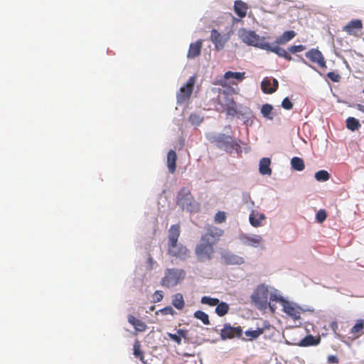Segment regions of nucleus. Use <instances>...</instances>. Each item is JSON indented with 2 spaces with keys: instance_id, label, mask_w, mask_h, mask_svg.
<instances>
[{
  "instance_id": "obj_20",
  "label": "nucleus",
  "mask_w": 364,
  "mask_h": 364,
  "mask_svg": "<svg viewBox=\"0 0 364 364\" xmlns=\"http://www.w3.org/2000/svg\"><path fill=\"white\" fill-rule=\"evenodd\" d=\"M269 302H268V306H269L271 311L274 313L276 309V305L274 304V302H279L281 305L283 306V304H284V302H286L287 300L284 299L282 296L279 295L277 293V291H274L273 292L270 293L269 295Z\"/></svg>"
},
{
  "instance_id": "obj_57",
  "label": "nucleus",
  "mask_w": 364,
  "mask_h": 364,
  "mask_svg": "<svg viewBox=\"0 0 364 364\" xmlns=\"http://www.w3.org/2000/svg\"><path fill=\"white\" fill-rule=\"evenodd\" d=\"M363 93H364V89H363Z\"/></svg>"
},
{
  "instance_id": "obj_17",
  "label": "nucleus",
  "mask_w": 364,
  "mask_h": 364,
  "mask_svg": "<svg viewBox=\"0 0 364 364\" xmlns=\"http://www.w3.org/2000/svg\"><path fill=\"white\" fill-rule=\"evenodd\" d=\"M202 46V40H198L195 43H191L188 51L187 58L190 59H193L199 56L201 53Z\"/></svg>"
},
{
  "instance_id": "obj_7",
  "label": "nucleus",
  "mask_w": 364,
  "mask_h": 364,
  "mask_svg": "<svg viewBox=\"0 0 364 364\" xmlns=\"http://www.w3.org/2000/svg\"><path fill=\"white\" fill-rule=\"evenodd\" d=\"M219 107H216V109L223 112L225 109L228 115L235 116L237 114V105L232 97L223 92V96H218L216 99Z\"/></svg>"
},
{
  "instance_id": "obj_32",
  "label": "nucleus",
  "mask_w": 364,
  "mask_h": 364,
  "mask_svg": "<svg viewBox=\"0 0 364 364\" xmlns=\"http://www.w3.org/2000/svg\"><path fill=\"white\" fill-rule=\"evenodd\" d=\"M245 77V73H240V72H232V71H228L225 73L224 77L226 80H229L230 78L236 79L238 81H242L244 80Z\"/></svg>"
},
{
  "instance_id": "obj_48",
  "label": "nucleus",
  "mask_w": 364,
  "mask_h": 364,
  "mask_svg": "<svg viewBox=\"0 0 364 364\" xmlns=\"http://www.w3.org/2000/svg\"><path fill=\"white\" fill-rule=\"evenodd\" d=\"M327 361L330 364H337L338 363V358L336 355H331L328 356Z\"/></svg>"
},
{
  "instance_id": "obj_53",
  "label": "nucleus",
  "mask_w": 364,
  "mask_h": 364,
  "mask_svg": "<svg viewBox=\"0 0 364 364\" xmlns=\"http://www.w3.org/2000/svg\"><path fill=\"white\" fill-rule=\"evenodd\" d=\"M332 328H336L337 327V323L336 322L333 323L332 325H331Z\"/></svg>"
},
{
  "instance_id": "obj_16",
  "label": "nucleus",
  "mask_w": 364,
  "mask_h": 364,
  "mask_svg": "<svg viewBox=\"0 0 364 364\" xmlns=\"http://www.w3.org/2000/svg\"><path fill=\"white\" fill-rule=\"evenodd\" d=\"M264 50L272 52L277 54L278 56L284 58L288 61H291L292 60V57L287 53L285 49L280 48L278 46H271L268 42L267 47H264Z\"/></svg>"
},
{
  "instance_id": "obj_37",
  "label": "nucleus",
  "mask_w": 364,
  "mask_h": 364,
  "mask_svg": "<svg viewBox=\"0 0 364 364\" xmlns=\"http://www.w3.org/2000/svg\"><path fill=\"white\" fill-rule=\"evenodd\" d=\"M360 127V124L358 119H356L354 117H348L346 119V127L351 130L355 131L358 129V128Z\"/></svg>"
},
{
  "instance_id": "obj_45",
  "label": "nucleus",
  "mask_w": 364,
  "mask_h": 364,
  "mask_svg": "<svg viewBox=\"0 0 364 364\" xmlns=\"http://www.w3.org/2000/svg\"><path fill=\"white\" fill-rule=\"evenodd\" d=\"M282 106L284 109H287V110H290L293 108L294 107V105L293 103L290 101V100L289 99V97H285L283 100H282Z\"/></svg>"
},
{
  "instance_id": "obj_29",
  "label": "nucleus",
  "mask_w": 364,
  "mask_h": 364,
  "mask_svg": "<svg viewBox=\"0 0 364 364\" xmlns=\"http://www.w3.org/2000/svg\"><path fill=\"white\" fill-rule=\"evenodd\" d=\"M291 165L293 169L299 171H303L305 168L304 160L296 156L291 159Z\"/></svg>"
},
{
  "instance_id": "obj_56",
  "label": "nucleus",
  "mask_w": 364,
  "mask_h": 364,
  "mask_svg": "<svg viewBox=\"0 0 364 364\" xmlns=\"http://www.w3.org/2000/svg\"><path fill=\"white\" fill-rule=\"evenodd\" d=\"M302 61L306 63V61L304 60V59L302 58Z\"/></svg>"
},
{
  "instance_id": "obj_11",
  "label": "nucleus",
  "mask_w": 364,
  "mask_h": 364,
  "mask_svg": "<svg viewBox=\"0 0 364 364\" xmlns=\"http://www.w3.org/2000/svg\"><path fill=\"white\" fill-rule=\"evenodd\" d=\"M306 57L313 63L321 68H326V63L321 52L316 48H312L306 53Z\"/></svg>"
},
{
  "instance_id": "obj_1",
  "label": "nucleus",
  "mask_w": 364,
  "mask_h": 364,
  "mask_svg": "<svg viewBox=\"0 0 364 364\" xmlns=\"http://www.w3.org/2000/svg\"><path fill=\"white\" fill-rule=\"evenodd\" d=\"M223 235V230L217 227H210L206 232L202 235L200 243L195 249V254L198 261L205 262L211 260L215 254L214 245Z\"/></svg>"
},
{
  "instance_id": "obj_3",
  "label": "nucleus",
  "mask_w": 364,
  "mask_h": 364,
  "mask_svg": "<svg viewBox=\"0 0 364 364\" xmlns=\"http://www.w3.org/2000/svg\"><path fill=\"white\" fill-rule=\"evenodd\" d=\"M176 204L183 210L188 212H198L200 209L199 203L195 200L191 191L186 188H182L178 193Z\"/></svg>"
},
{
  "instance_id": "obj_19",
  "label": "nucleus",
  "mask_w": 364,
  "mask_h": 364,
  "mask_svg": "<svg viewBox=\"0 0 364 364\" xmlns=\"http://www.w3.org/2000/svg\"><path fill=\"white\" fill-rule=\"evenodd\" d=\"M248 6L246 3L241 0H237L234 4V11L240 17L244 18L247 15Z\"/></svg>"
},
{
  "instance_id": "obj_49",
  "label": "nucleus",
  "mask_w": 364,
  "mask_h": 364,
  "mask_svg": "<svg viewBox=\"0 0 364 364\" xmlns=\"http://www.w3.org/2000/svg\"><path fill=\"white\" fill-rule=\"evenodd\" d=\"M190 121L194 123L196 121H199V116L197 114H191L189 118Z\"/></svg>"
},
{
  "instance_id": "obj_30",
  "label": "nucleus",
  "mask_w": 364,
  "mask_h": 364,
  "mask_svg": "<svg viewBox=\"0 0 364 364\" xmlns=\"http://www.w3.org/2000/svg\"><path fill=\"white\" fill-rule=\"evenodd\" d=\"M133 354L135 357L139 358L141 361L144 363V354L141 350V343L139 340H136L134 343Z\"/></svg>"
},
{
  "instance_id": "obj_39",
  "label": "nucleus",
  "mask_w": 364,
  "mask_h": 364,
  "mask_svg": "<svg viewBox=\"0 0 364 364\" xmlns=\"http://www.w3.org/2000/svg\"><path fill=\"white\" fill-rule=\"evenodd\" d=\"M364 328V321L363 319H359L357 321L356 323L353 326V327L350 329V333L353 335H356L357 333H360Z\"/></svg>"
},
{
  "instance_id": "obj_28",
  "label": "nucleus",
  "mask_w": 364,
  "mask_h": 364,
  "mask_svg": "<svg viewBox=\"0 0 364 364\" xmlns=\"http://www.w3.org/2000/svg\"><path fill=\"white\" fill-rule=\"evenodd\" d=\"M229 310V305L226 302L218 301L215 308V313L218 316L220 317L224 316L228 313Z\"/></svg>"
},
{
  "instance_id": "obj_35",
  "label": "nucleus",
  "mask_w": 364,
  "mask_h": 364,
  "mask_svg": "<svg viewBox=\"0 0 364 364\" xmlns=\"http://www.w3.org/2000/svg\"><path fill=\"white\" fill-rule=\"evenodd\" d=\"M272 105L269 104H264L262 106L261 113L264 117L272 120L273 119V116L272 114Z\"/></svg>"
},
{
  "instance_id": "obj_22",
  "label": "nucleus",
  "mask_w": 364,
  "mask_h": 364,
  "mask_svg": "<svg viewBox=\"0 0 364 364\" xmlns=\"http://www.w3.org/2000/svg\"><path fill=\"white\" fill-rule=\"evenodd\" d=\"M176 153L173 150H170L167 154V166L169 172L171 173H173L176 171Z\"/></svg>"
},
{
  "instance_id": "obj_38",
  "label": "nucleus",
  "mask_w": 364,
  "mask_h": 364,
  "mask_svg": "<svg viewBox=\"0 0 364 364\" xmlns=\"http://www.w3.org/2000/svg\"><path fill=\"white\" fill-rule=\"evenodd\" d=\"M219 299L210 296H204L201 298L200 302L210 306H215L218 304Z\"/></svg>"
},
{
  "instance_id": "obj_47",
  "label": "nucleus",
  "mask_w": 364,
  "mask_h": 364,
  "mask_svg": "<svg viewBox=\"0 0 364 364\" xmlns=\"http://www.w3.org/2000/svg\"><path fill=\"white\" fill-rule=\"evenodd\" d=\"M164 295L161 291H156L154 294V302H159L163 299Z\"/></svg>"
},
{
  "instance_id": "obj_4",
  "label": "nucleus",
  "mask_w": 364,
  "mask_h": 364,
  "mask_svg": "<svg viewBox=\"0 0 364 364\" xmlns=\"http://www.w3.org/2000/svg\"><path fill=\"white\" fill-rule=\"evenodd\" d=\"M186 277V272L181 269H167L164 277L161 280V284L166 288H171L181 283Z\"/></svg>"
},
{
  "instance_id": "obj_12",
  "label": "nucleus",
  "mask_w": 364,
  "mask_h": 364,
  "mask_svg": "<svg viewBox=\"0 0 364 364\" xmlns=\"http://www.w3.org/2000/svg\"><path fill=\"white\" fill-rule=\"evenodd\" d=\"M282 308L283 311L294 320L300 319V315L301 312L304 311V310L302 309L300 306L289 301L284 302Z\"/></svg>"
},
{
  "instance_id": "obj_42",
  "label": "nucleus",
  "mask_w": 364,
  "mask_h": 364,
  "mask_svg": "<svg viewBox=\"0 0 364 364\" xmlns=\"http://www.w3.org/2000/svg\"><path fill=\"white\" fill-rule=\"evenodd\" d=\"M326 218H327V214H326V210L323 209L319 210L317 212L316 215V220L319 223H322L323 222H324L326 220Z\"/></svg>"
},
{
  "instance_id": "obj_44",
  "label": "nucleus",
  "mask_w": 364,
  "mask_h": 364,
  "mask_svg": "<svg viewBox=\"0 0 364 364\" xmlns=\"http://www.w3.org/2000/svg\"><path fill=\"white\" fill-rule=\"evenodd\" d=\"M306 49V47L303 45H298V46H291L288 48V50L291 53H296L299 52H301Z\"/></svg>"
},
{
  "instance_id": "obj_6",
  "label": "nucleus",
  "mask_w": 364,
  "mask_h": 364,
  "mask_svg": "<svg viewBox=\"0 0 364 364\" xmlns=\"http://www.w3.org/2000/svg\"><path fill=\"white\" fill-rule=\"evenodd\" d=\"M242 42L247 45L264 49L267 47V42L265 41V37H260L255 31L242 30L240 35Z\"/></svg>"
},
{
  "instance_id": "obj_10",
  "label": "nucleus",
  "mask_w": 364,
  "mask_h": 364,
  "mask_svg": "<svg viewBox=\"0 0 364 364\" xmlns=\"http://www.w3.org/2000/svg\"><path fill=\"white\" fill-rule=\"evenodd\" d=\"M222 340L232 339L235 337L240 338L242 335V328L240 326L234 327L230 323H225L220 330Z\"/></svg>"
},
{
  "instance_id": "obj_21",
  "label": "nucleus",
  "mask_w": 364,
  "mask_h": 364,
  "mask_svg": "<svg viewBox=\"0 0 364 364\" xmlns=\"http://www.w3.org/2000/svg\"><path fill=\"white\" fill-rule=\"evenodd\" d=\"M265 219V215L263 213H259L252 210L250 215L249 220L250 224L254 227H259L262 225V223Z\"/></svg>"
},
{
  "instance_id": "obj_27",
  "label": "nucleus",
  "mask_w": 364,
  "mask_h": 364,
  "mask_svg": "<svg viewBox=\"0 0 364 364\" xmlns=\"http://www.w3.org/2000/svg\"><path fill=\"white\" fill-rule=\"evenodd\" d=\"M173 306L178 310H182L185 306V301L181 294L177 293L173 296Z\"/></svg>"
},
{
  "instance_id": "obj_43",
  "label": "nucleus",
  "mask_w": 364,
  "mask_h": 364,
  "mask_svg": "<svg viewBox=\"0 0 364 364\" xmlns=\"http://www.w3.org/2000/svg\"><path fill=\"white\" fill-rule=\"evenodd\" d=\"M159 313H161L163 315L171 314V315L173 316L174 314H176V311L170 306H166V307L160 309L159 311H156V314H158Z\"/></svg>"
},
{
  "instance_id": "obj_46",
  "label": "nucleus",
  "mask_w": 364,
  "mask_h": 364,
  "mask_svg": "<svg viewBox=\"0 0 364 364\" xmlns=\"http://www.w3.org/2000/svg\"><path fill=\"white\" fill-rule=\"evenodd\" d=\"M327 76L334 82H338L341 80V75L336 72H329L327 73Z\"/></svg>"
},
{
  "instance_id": "obj_52",
  "label": "nucleus",
  "mask_w": 364,
  "mask_h": 364,
  "mask_svg": "<svg viewBox=\"0 0 364 364\" xmlns=\"http://www.w3.org/2000/svg\"><path fill=\"white\" fill-rule=\"evenodd\" d=\"M332 328H336L337 327V323L336 322L333 323L332 325H331Z\"/></svg>"
},
{
  "instance_id": "obj_26",
  "label": "nucleus",
  "mask_w": 364,
  "mask_h": 364,
  "mask_svg": "<svg viewBox=\"0 0 364 364\" xmlns=\"http://www.w3.org/2000/svg\"><path fill=\"white\" fill-rule=\"evenodd\" d=\"M320 338H315L312 335H308L300 341L299 346L304 347L316 346L320 343Z\"/></svg>"
},
{
  "instance_id": "obj_55",
  "label": "nucleus",
  "mask_w": 364,
  "mask_h": 364,
  "mask_svg": "<svg viewBox=\"0 0 364 364\" xmlns=\"http://www.w3.org/2000/svg\"><path fill=\"white\" fill-rule=\"evenodd\" d=\"M360 334H358L355 336V338H358L360 336Z\"/></svg>"
},
{
  "instance_id": "obj_8",
  "label": "nucleus",
  "mask_w": 364,
  "mask_h": 364,
  "mask_svg": "<svg viewBox=\"0 0 364 364\" xmlns=\"http://www.w3.org/2000/svg\"><path fill=\"white\" fill-rule=\"evenodd\" d=\"M213 141L218 148L229 152H231L233 149L239 146L238 144L234 140L232 136L223 133L215 136L213 137Z\"/></svg>"
},
{
  "instance_id": "obj_23",
  "label": "nucleus",
  "mask_w": 364,
  "mask_h": 364,
  "mask_svg": "<svg viewBox=\"0 0 364 364\" xmlns=\"http://www.w3.org/2000/svg\"><path fill=\"white\" fill-rule=\"evenodd\" d=\"M271 160L269 158H262L259 161V173L262 175H271L272 169L270 168Z\"/></svg>"
},
{
  "instance_id": "obj_41",
  "label": "nucleus",
  "mask_w": 364,
  "mask_h": 364,
  "mask_svg": "<svg viewBox=\"0 0 364 364\" xmlns=\"http://www.w3.org/2000/svg\"><path fill=\"white\" fill-rule=\"evenodd\" d=\"M226 213L224 211H218L214 218V221L216 223H224L226 220Z\"/></svg>"
},
{
  "instance_id": "obj_50",
  "label": "nucleus",
  "mask_w": 364,
  "mask_h": 364,
  "mask_svg": "<svg viewBox=\"0 0 364 364\" xmlns=\"http://www.w3.org/2000/svg\"><path fill=\"white\" fill-rule=\"evenodd\" d=\"M278 86H279L278 81L276 79H274L273 80V87H272V88H276V90H277V88H278Z\"/></svg>"
},
{
  "instance_id": "obj_40",
  "label": "nucleus",
  "mask_w": 364,
  "mask_h": 364,
  "mask_svg": "<svg viewBox=\"0 0 364 364\" xmlns=\"http://www.w3.org/2000/svg\"><path fill=\"white\" fill-rule=\"evenodd\" d=\"M315 178L318 181H326L330 178V174L325 170H321L315 173Z\"/></svg>"
},
{
  "instance_id": "obj_36",
  "label": "nucleus",
  "mask_w": 364,
  "mask_h": 364,
  "mask_svg": "<svg viewBox=\"0 0 364 364\" xmlns=\"http://www.w3.org/2000/svg\"><path fill=\"white\" fill-rule=\"evenodd\" d=\"M193 316L196 318L200 320L205 325H209L210 323L208 315L203 311H196Z\"/></svg>"
},
{
  "instance_id": "obj_5",
  "label": "nucleus",
  "mask_w": 364,
  "mask_h": 364,
  "mask_svg": "<svg viewBox=\"0 0 364 364\" xmlns=\"http://www.w3.org/2000/svg\"><path fill=\"white\" fill-rule=\"evenodd\" d=\"M268 287L264 284L257 286L251 295V301L259 310H264L268 306Z\"/></svg>"
},
{
  "instance_id": "obj_33",
  "label": "nucleus",
  "mask_w": 364,
  "mask_h": 364,
  "mask_svg": "<svg viewBox=\"0 0 364 364\" xmlns=\"http://www.w3.org/2000/svg\"><path fill=\"white\" fill-rule=\"evenodd\" d=\"M261 88L263 92L272 94L276 91V88L271 87V81L267 78H264L261 82Z\"/></svg>"
},
{
  "instance_id": "obj_58",
  "label": "nucleus",
  "mask_w": 364,
  "mask_h": 364,
  "mask_svg": "<svg viewBox=\"0 0 364 364\" xmlns=\"http://www.w3.org/2000/svg\"><path fill=\"white\" fill-rule=\"evenodd\" d=\"M363 41H364V38H363Z\"/></svg>"
},
{
  "instance_id": "obj_13",
  "label": "nucleus",
  "mask_w": 364,
  "mask_h": 364,
  "mask_svg": "<svg viewBox=\"0 0 364 364\" xmlns=\"http://www.w3.org/2000/svg\"><path fill=\"white\" fill-rule=\"evenodd\" d=\"M228 38L221 35L216 29H213L210 32V41L215 45L216 50H222L228 41Z\"/></svg>"
},
{
  "instance_id": "obj_18",
  "label": "nucleus",
  "mask_w": 364,
  "mask_h": 364,
  "mask_svg": "<svg viewBox=\"0 0 364 364\" xmlns=\"http://www.w3.org/2000/svg\"><path fill=\"white\" fill-rule=\"evenodd\" d=\"M127 319L128 322L134 326L136 331L144 332L146 330L147 326L141 320L136 318L132 315H129Z\"/></svg>"
},
{
  "instance_id": "obj_25",
  "label": "nucleus",
  "mask_w": 364,
  "mask_h": 364,
  "mask_svg": "<svg viewBox=\"0 0 364 364\" xmlns=\"http://www.w3.org/2000/svg\"><path fill=\"white\" fill-rule=\"evenodd\" d=\"M296 36V32L294 31H284L282 35L277 38L275 43L277 45H283L291 40Z\"/></svg>"
},
{
  "instance_id": "obj_2",
  "label": "nucleus",
  "mask_w": 364,
  "mask_h": 364,
  "mask_svg": "<svg viewBox=\"0 0 364 364\" xmlns=\"http://www.w3.org/2000/svg\"><path fill=\"white\" fill-rule=\"evenodd\" d=\"M180 232L178 224L170 227L168 235V254L181 260H186L190 257V251L185 245L178 242Z\"/></svg>"
},
{
  "instance_id": "obj_31",
  "label": "nucleus",
  "mask_w": 364,
  "mask_h": 364,
  "mask_svg": "<svg viewBox=\"0 0 364 364\" xmlns=\"http://www.w3.org/2000/svg\"><path fill=\"white\" fill-rule=\"evenodd\" d=\"M262 241V237L259 235H253L245 237V243L249 246L257 247Z\"/></svg>"
},
{
  "instance_id": "obj_54",
  "label": "nucleus",
  "mask_w": 364,
  "mask_h": 364,
  "mask_svg": "<svg viewBox=\"0 0 364 364\" xmlns=\"http://www.w3.org/2000/svg\"><path fill=\"white\" fill-rule=\"evenodd\" d=\"M154 309H155L154 306H152L150 307V310H151V311L154 310Z\"/></svg>"
},
{
  "instance_id": "obj_15",
  "label": "nucleus",
  "mask_w": 364,
  "mask_h": 364,
  "mask_svg": "<svg viewBox=\"0 0 364 364\" xmlns=\"http://www.w3.org/2000/svg\"><path fill=\"white\" fill-rule=\"evenodd\" d=\"M221 258L226 265H240L245 262L243 257L232 253H224Z\"/></svg>"
},
{
  "instance_id": "obj_9",
  "label": "nucleus",
  "mask_w": 364,
  "mask_h": 364,
  "mask_svg": "<svg viewBox=\"0 0 364 364\" xmlns=\"http://www.w3.org/2000/svg\"><path fill=\"white\" fill-rule=\"evenodd\" d=\"M196 83L195 76L191 77L185 85L182 86L180 92L177 94V102L183 103L189 100Z\"/></svg>"
},
{
  "instance_id": "obj_51",
  "label": "nucleus",
  "mask_w": 364,
  "mask_h": 364,
  "mask_svg": "<svg viewBox=\"0 0 364 364\" xmlns=\"http://www.w3.org/2000/svg\"><path fill=\"white\" fill-rule=\"evenodd\" d=\"M357 109L363 112H364V105H357Z\"/></svg>"
},
{
  "instance_id": "obj_14",
  "label": "nucleus",
  "mask_w": 364,
  "mask_h": 364,
  "mask_svg": "<svg viewBox=\"0 0 364 364\" xmlns=\"http://www.w3.org/2000/svg\"><path fill=\"white\" fill-rule=\"evenodd\" d=\"M363 28V23L360 19L352 20L348 22L343 28L348 34L358 36V32Z\"/></svg>"
},
{
  "instance_id": "obj_24",
  "label": "nucleus",
  "mask_w": 364,
  "mask_h": 364,
  "mask_svg": "<svg viewBox=\"0 0 364 364\" xmlns=\"http://www.w3.org/2000/svg\"><path fill=\"white\" fill-rule=\"evenodd\" d=\"M188 331L186 329H178L176 333H168V337L176 342L178 345L181 344V338H187Z\"/></svg>"
},
{
  "instance_id": "obj_34",
  "label": "nucleus",
  "mask_w": 364,
  "mask_h": 364,
  "mask_svg": "<svg viewBox=\"0 0 364 364\" xmlns=\"http://www.w3.org/2000/svg\"><path fill=\"white\" fill-rule=\"evenodd\" d=\"M264 333V329L261 328H258L257 330L254 331H246L245 332V334L246 336L248 337L247 338V341H253L254 339L257 338L260 335H262Z\"/></svg>"
}]
</instances>
